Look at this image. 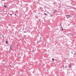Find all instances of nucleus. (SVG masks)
Segmentation results:
<instances>
[{"label": "nucleus", "instance_id": "19", "mask_svg": "<svg viewBox=\"0 0 76 76\" xmlns=\"http://www.w3.org/2000/svg\"><path fill=\"white\" fill-rule=\"evenodd\" d=\"M10 67H12V65H10Z\"/></svg>", "mask_w": 76, "mask_h": 76}, {"label": "nucleus", "instance_id": "13", "mask_svg": "<svg viewBox=\"0 0 76 76\" xmlns=\"http://www.w3.org/2000/svg\"><path fill=\"white\" fill-rule=\"evenodd\" d=\"M24 33H26L27 32H26V31H24Z\"/></svg>", "mask_w": 76, "mask_h": 76}, {"label": "nucleus", "instance_id": "20", "mask_svg": "<svg viewBox=\"0 0 76 76\" xmlns=\"http://www.w3.org/2000/svg\"><path fill=\"white\" fill-rule=\"evenodd\" d=\"M63 28H62V31H63Z\"/></svg>", "mask_w": 76, "mask_h": 76}, {"label": "nucleus", "instance_id": "9", "mask_svg": "<svg viewBox=\"0 0 76 76\" xmlns=\"http://www.w3.org/2000/svg\"><path fill=\"white\" fill-rule=\"evenodd\" d=\"M38 15H41V13H38Z\"/></svg>", "mask_w": 76, "mask_h": 76}, {"label": "nucleus", "instance_id": "5", "mask_svg": "<svg viewBox=\"0 0 76 76\" xmlns=\"http://www.w3.org/2000/svg\"><path fill=\"white\" fill-rule=\"evenodd\" d=\"M42 38H43L42 37H41L40 38V39H42Z\"/></svg>", "mask_w": 76, "mask_h": 76}, {"label": "nucleus", "instance_id": "21", "mask_svg": "<svg viewBox=\"0 0 76 76\" xmlns=\"http://www.w3.org/2000/svg\"><path fill=\"white\" fill-rule=\"evenodd\" d=\"M39 42H40V41H39Z\"/></svg>", "mask_w": 76, "mask_h": 76}, {"label": "nucleus", "instance_id": "2", "mask_svg": "<svg viewBox=\"0 0 76 76\" xmlns=\"http://www.w3.org/2000/svg\"><path fill=\"white\" fill-rule=\"evenodd\" d=\"M66 17L67 18H69V17H70V15H66Z\"/></svg>", "mask_w": 76, "mask_h": 76}, {"label": "nucleus", "instance_id": "7", "mask_svg": "<svg viewBox=\"0 0 76 76\" xmlns=\"http://www.w3.org/2000/svg\"><path fill=\"white\" fill-rule=\"evenodd\" d=\"M52 60H53V61H54V58L52 59Z\"/></svg>", "mask_w": 76, "mask_h": 76}, {"label": "nucleus", "instance_id": "6", "mask_svg": "<svg viewBox=\"0 0 76 76\" xmlns=\"http://www.w3.org/2000/svg\"><path fill=\"white\" fill-rule=\"evenodd\" d=\"M6 44H8V42H7V41L6 40Z\"/></svg>", "mask_w": 76, "mask_h": 76}, {"label": "nucleus", "instance_id": "24", "mask_svg": "<svg viewBox=\"0 0 76 76\" xmlns=\"http://www.w3.org/2000/svg\"><path fill=\"white\" fill-rule=\"evenodd\" d=\"M61 28H62V26H61Z\"/></svg>", "mask_w": 76, "mask_h": 76}, {"label": "nucleus", "instance_id": "15", "mask_svg": "<svg viewBox=\"0 0 76 76\" xmlns=\"http://www.w3.org/2000/svg\"><path fill=\"white\" fill-rule=\"evenodd\" d=\"M15 15L16 16V14H15Z\"/></svg>", "mask_w": 76, "mask_h": 76}, {"label": "nucleus", "instance_id": "11", "mask_svg": "<svg viewBox=\"0 0 76 76\" xmlns=\"http://www.w3.org/2000/svg\"><path fill=\"white\" fill-rule=\"evenodd\" d=\"M75 55H76V53H75L74 54V56H75Z\"/></svg>", "mask_w": 76, "mask_h": 76}, {"label": "nucleus", "instance_id": "17", "mask_svg": "<svg viewBox=\"0 0 76 76\" xmlns=\"http://www.w3.org/2000/svg\"><path fill=\"white\" fill-rule=\"evenodd\" d=\"M4 37V35H3L2 36V37Z\"/></svg>", "mask_w": 76, "mask_h": 76}, {"label": "nucleus", "instance_id": "23", "mask_svg": "<svg viewBox=\"0 0 76 76\" xmlns=\"http://www.w3.org/2000/svg\"><path fill=\"white\" fill-rule=\"evenodd\" d=\"M10 53V52L9 51Z\"/></svg>", "mask_w": 76, "mask_h": 76}, {"label": "nucleus", "instance_id": "18", "mask_svg": "<svg viewBox=\"0 0 76 76\" xmlns=\"http://www.w3.org/2000/svg\"><path fill=\"white\" fill-rule=\"evenodd\" d=\"M71 53H72V54H73V52L72 51L71 52Z\"/></svg>", "mask_w": 76, "mask_h": 76}, {"label": "nucleus", "instance_id": "25", "mask_svg": "<svg viewBox=\"0 0 76 76\" xmlns=\"http://www.w3.org/2000/svg\"><path fill=\"white\" fill-rule=\"evenodd\" d=\"M42 41V40H41V41Z\"/></svg>", "mask_w": 76, "mask_h": 76}, {"label": "nucleus", "instance_id": "10", "mask_svg": "<svg viewBox=\"0 0 76 76\" xmlns=\"http://www.w3.org/2000/svg\"><path fill=\"white\" fill-rule=\"evenodd\" d=\"M50 16H51V17H52V15H51V14H50Z\"/></svg>", "mask_w": 76, "mask_h": 76}, {"label": "nucleus", "instance_id": "3", "mask_svg": "<svg viewBox=\"0 0 76 76\" xmlns=\"http://www.w3.org/2000/svg\"><path fill=\"white\" fill-rule=\"evenodd\" d=\"M4 7H7V5H4Z\"/></svg>", "mask_w": 76, "mask_h": 76}, {"label": "nucleus", "instance_id": "16", "mask_svg": "<svg viewBox=\"0 0 76 76\" xmlns=\"http://www.w3.org/2000/svg\"><path fill=\"white\" fill-rule=\"evenodd\" d=\"M66 67H67V66H66L65 67V68H66Z\"/></svg>", "mask_w": 76, "mask_h": 76}, {"label": "nucleus", "instance_id": "22", "mask_svg": "<svg viewBox=\"0 0 76 76\" xmlns=\"http://www.w3.org/2000/svg\"><path fill=\"white\" fill-rule=\"evenodd\" d=\"M12 13H13V11H12Z\"/></svg>", "mask_w": 76, "mask_h": 76}, {"label": "nucleus", "instance_id": "14", "mask_svg": "<svg viewBox=\"0 0 76 76\" xmlns=\"http://www.w3.org/2000/svg\"><path fill=\"white\" fill-rule=\"evenodd\" d=\"M69 67H71V65L69 66Z\"/></svg>", "mask_w": 76, "mask_h": 76}, {"label": "nucleus", "instance_id": "1", "mask_svg": "<svg viewBox=\"0 0 76 76\" xmlns=\"http://www.w3.org/2000/svg\"><path fill=\"white\" fill-rule=\"evenodd\" d=\"M12 48H13V46H12V45L10 47V49H12Z\"/></svg>", "mask_w": 76, "mask_h": 76}, {"label": "nucleus", "instance_id": "8", "mask_svg": "<svg viewBox=\"0 0 76 76\" xmlns=\"http://www.w3.org/2000/svg\"><path fill=\"white\" fill-rule=\"evenodd\" d=\"M44 14L45 15H46V16H47V14L44 13Z\"/></svg>", "mask_w": 76, "mask_h": 76}, {"label": "nucleus", "instance_id": "4", "mask_svg": "<svg viewBox=\"0 0 76 76\" xmlns=\"http://www.w3.org/2000/svg\"><path fill=\"white\" fill-rule=\"evenodd\" d=\"M56 12H57V10H55L54 11V13H56Z\"/></svg>", "mask_w": 76, "mask_h": 76}, {"label": "nucleus", "instance_id": "12", "mask_svg": "<svg viewBox=\"0 0 76 76\" xmlns=\"http://www.w3.org/2000/svg\"><path fill=\"white\" fill-rule=\"evenodd\" d=\"M10 15L11 16H12V14H10Z\"/></svg>", "mask_w": 76, "mask_h": 76}]
</instances>
